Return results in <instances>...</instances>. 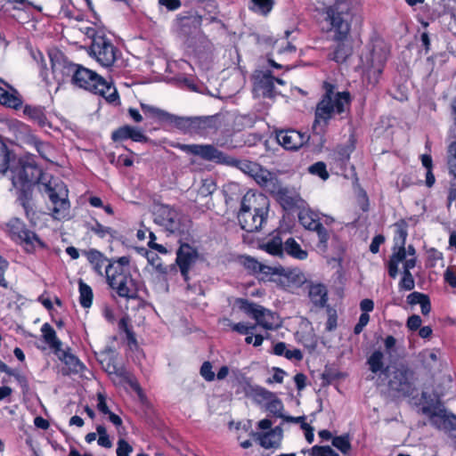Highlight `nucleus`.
<instances>
[{
  "label": "nucleus",
  "mask_w": 456,
  "mask_h": 456,
  "mask_svg": "<svg viewBox=\"0 0 456 456\" xmlns=\"http://www.w3.org/2000/svg\"><path fill=\"white\" fill-rule=\"evenodd\" d=\"M91 231L94 234L98 235L100 238H106V237L113 238L116 233L115 231L113 229H111L110 227L104 226L98 222H96L91 227Z\"/></svg>",
  "instance_id": "nucleus-55"
},
{
  "label": "nucleus",
  "mask_w": 456,
  "mask_h": 456,
  "mask_svg": "<svg viewBox=\"0 0 456 456\" xmlns=\"http://www.w3.org/2000/svg\"><path fill=\"white\" fill-rule=\"evenodd\" d=\"M254 436L263 448L277 449L281 446L283 433L280 427H276L266 433H256Z\"/></svg>",
  "instance_id": "nucleus-26"
},
{
  "label": "nucleus",
  "mask_w": 456,
  "mask_h": 456,
  "mask_svg": "<svg viewBox=\"0 0 456 456\" xmlns=\"http://www.w3.org/2000/svg\"><path fill=\"white\" fill-rule=\"evenodd\" d=\"M367 362L373 373L382 372L386 374L387 371V368H384V354L379 350L374 351L368 358Z\"/></svg>",
  "instance_id": "nucleus-43"
},
{
  "label": "nucleus",
  "mask_w": 456,
  "mask_h": 456,
  "mask_svg": "<svg viewBox=\"0 0 456 456\" xmlns=\"http://www.w3.org/2000/svg\"><path fill=\"white\" fill-rule=\"evenodd\" d=\"M202 24V16L194 9L183 11L176 15L173 29L182 39L189 41L196 37Z\"/></svg>",
  "instance_id": "nucleus-13"
},
{
  "label": "nucleus",
  "mask_w": 456,
  "mask_h": 456,
  "mask_svg": "<svg viewBox=\"0 0 456 456\" xmlns=\"http://www.w3.org/2000/svg\"><path fill=\"white\" fill-rule=\"evenodd\" d=\"M224 193L225 196V200H246V195L241 196L240 194H237V191H240V184L237 183H230L224 186Z\"/></svg>",
  "instance_id": "nucleus-51"
},
{
  "label": "nucleus",
  "mask_w": 456,
  "mask_h": 456,
  "mask_svg": "<svg viewBox=\"0 0 456 456\" xmlns=\"http://www.w3.org/2000/svg\"><path fill=\"white\" fill-rule=\"evenodd\" d=\"M85 256L87 261L90 263L92 269L102 277H106L107 266L117 260L109 259L102 252L93 248L86 251Z\"/></svg>",
  "instance_id": "nucleus-22"
},
{
  "label": "nucleus",
  "mask_w": 456,
  "mask_h": 456,
  "mask_svg": "<svg viewBox=\"0 0 456 456\" xmlns=\"http://www.w3.org/2000/svg\"><path fill=\"white\" fill-rule=\"evenodd\" d=\"M129 263L128 256H121L110 264L106 270V280L118 297L133 299L137 297L139 284L131 274Z\"/></svg>",
  "instance_id": "nucleus-5"
},
{
  "label": "nucleus",
  "mask_w": 456,
  "mask_h": 456,
  "mask_svg": "<svg viewBox=\"0 0 456 456\" xmlns=\"http://www.w3.org/2000/svg\"><path fill=\"white\" fill-rule=\"evenodd\" d=\"M9 171L17 200H31L35 183L45 172L37 162L35 156L24 155L14 159Z\"/></svg>",
  "instance_id": "nucleus-3"
},
{
  "label": "nucleus",
  "mask_w": 456,
  "mask_h": 456,
  "mask_svg": "<svg viewBox=\"0 0 456 456\" xmlns=\"http://www.w3.org/2000/svg\"><path fill=\"white\" fill-rule=\"evenodd\" d=\"M311 301L319 306H323L327 302V289L322 284H313L309 289Z\"/></svg>",
  "instance_id": "nucleus-40"
},
{
  "label": "nucleus",
  "mask_w": 456,
  "mask_h": 456,
  "mask_svg": "<svg viewBox=\"0 0 456 456\" xmlns=\"http://www.w3.org/2000/svg\"><path fill=\"white\" fill-rule=\"evenodd\" d=\"M154 221L170 232L184 233L189 227V219L169 205L157 202L152 208Z\"/></svg>",
  "instance_id": "nucleus-10"
},
{
  "label": "nucleus",
  "mask_w": 456,
  "mask_h": 456,
  "mask_svg": "<svg viewBox=\"0 0 456 456\" xmlns=\"http://www.w3.org/2000/svg\"><path fill=\"white\" fill-rule=\"evenodd\" d=\"M298 220L305 229L317 232L319 239L318 250L322 254L325 253L329 234L321 223L322 218L319 213L310 208H303L298 213Z\"/></svg>",
  "instance_id": "nucleus-15"
},
{
  "label": "nucleus",
  "mask_w": 456,
  "mask_h": 456,
  "mask_svg": "<svg viewBox=\"0 0 456 456\" xmlns=\"http://www.w3.org/2000/svg\"><path fill=\"white\" fill-rule=\"evenodd\" d=\"M200 375L206 381H213L215 379L216 376L209 362H203L200 367Z\"/></svg>",
  "instance_id": "nucleus-63"
},
{
  "label": "nucleus",
  "mask_w": 456,
  "mask_h": 456,
  "mask_svg": "<svg viewBox=\"0 0 456 456\" xmlns=\"http://www.w3.org/2000/svg\"><path fill=\"white\" fill-rule=\"evenodd\" d=\"M169 145L185 152L186 154L200 157L205 161L234 167L251 177L256 183L259 181H265L263 175L264 171H266L267 169L262 165L256 161L240 159L228 155L216 148L213 144H184L181 142H170Z\"/></svg>",
  "instance_id": "nucleus-1"
},
{
  "label": "nucleus",
  "mask_w": 456,
  "mask_h": 456,
  "mask_svg": "<svg viewBox=\"0 0 456 456\" xmlns=\"http://www.w3.org/2000/svg\"><path fill=\"white\" fill-rule=\"evenodd\" d=\"M84 33L91 39L88 47L89 55L102 67H112L121 56L120 50L113 44L112 40L103 30L96 28L86 27L84 28Z\"/></svg>",
  "instance_id": "nucleus-6"
},
{
  "label": "nucleus",
  "mask_w": 456,
  "mask_h": 456,
  "mask_svg": "<svg viewBox=\"0 0 456 456\" xmlns=\"http://www.w3.org/2000/svg\"><path fill=\"white\" fill-rule=\"evenodd\" d=\"M322 87L324 94L316 104L314 122L328 127L336 115H342L349 110L351 94L348 91L335 92L336 86L326 81Z\"/></svg>",
  "instance_id": "nucleus-4"
},
{
  "label": "nucleus",
  "mask_w": 456,
  "mask_h": 456,
  "mask_svg": "<svg viewBox=\"0 0 456 456\" xmlns=\"http://www.w3.org/2000/svg\"><path fill=\"white\" fill-rule=\"evenodd\" d=\"M284 252L297 260H305L308 256L307 250L302 248L294 238H289L284 242Z\"/></svg>",
  "instance_id": "nucleus-34"
},
{
  "label": "nucleus",
  "mask_w": 456,
  "mask_h": 456,
  "mask_svg": "<svg viewBox=\"0 0 456 456\" xmlns=\"http://www.w3.org/2000/svg\"><path fill=\"white\" fill-rule=\"evenodd\" d=\"M334 45L330 47L328 53V59L338 64L344 63L352 55V46L349 44L350 39L331 40Z\"/></svg>",
  "instance_id": "nucleus-23"
},
{
  "label": "nucleus",
  "mask_w": 456,
  "mask_h": 456,
  "mask_svg": "<svg viewBox=\"0 0 456 456\" xmlns=\"http://www.w3.org/2000/svg\"><path fill=\"white\" fill-rule=\"evenodd\" d=\"M235 304L240 310L253 318L256 325L265 330H276L282 324L281 319L276 313L260 305L249 302L244 298L236 299Z\"/></svg>",
  "instance_id": "nucleus-11"
},
{
  "label": "nucleus",
  "mask_w": 456,
  "mask_h": 456,
  "mask_svg": "<svg viewBox=\"0 0 456 456\" xmlns=\"http://www.w3.org/2000/svg\"><path fill=\"white\" fill-rule=\"evenodd\" d=\"M250 201H242L241 208L238 213V220L241 228L248 232L258 231L266 219L268 205L263 201L262 206L248 204Z\"/></svg>",
  "instance_id": "nucleus-12"
},
{
  "label": "nucleus",
  "mask_w": 456,
  "mask_h": 456,
  "mask_svg": "<svg viewBox=\"0 0 456 456\" xmlns=\"http://www.w3.org/2000/svg\"><path fill=\"white\" fill-rule=\"evenodd\" d=\"M407 237V231L403 225L397 224L395 226V244L396 248L404 247Z\"/></svg>",
  "instance_id": "nucleus-58"
},
{
  "label": "nucleus",
  "mask_w": 456,
  "mask_h": 456,
  "mask_svg": "<svg viewBox=\"0 0 456 456\" xmlns=\"http://www.w3.org/2000/svg\"><path fill=\"white\" fill-rule=\"evenodd\" d=\"M296 339L310 352L314 351L317 347V336L308 322L301 324L300 330L296 332Z\"/></svg>",
  "instance_id": "nucleus-27"
},
{
  "label": "nucleus",
  "mask_w": 456,
  "mask_h": 456,
  "mask_svg": "<svg viewBox=\"0 0 456 456\" xmlns=\"http://www.w3.org/2000/svg\"><path fill=\"white\" fill-rule=\"evenodd\" d=\"M120 376L129 384L131 388L134 390L138 395L142 398V391L139 386V383L135 379H134L128 372L125 370H121Z\"/></svg>",
  "instance_id": "nucleus-61"
},
{
  "label": "nucleus",
  "mask_w": 456,
  "mask_h": 456,
  "mask_svg": "<svg viewBox=\"0 0 456 456\" xmlns=\"http://www.w3.org/2000/svg\"><path fill=\"white\" fill-rule=\"evenodd\" d=\"M215 130H216V118L214 116L191 117V135L206 137Z\"/></svg>",
  "instance_id": "nucleus-20"
},
{
  "label": "nucleus",
  "mask_w": 456,
  "mask_h": 456,
  "mask_svg": "<svg viewBox=\"0 0 456 456\" xmlns=\"http://www.w3.org/2000/svg\"><path fill=\"white\" fill-rule=\"evenodd\" d=\"M132 126L125 125L115 129L111 133V139L114 142H121L131 137Z\"/></svg>",
  "instance_id": "nucleus-50"
},
{
  "label": "nucleus",
  "mask_w": 456,
  "mask_h": 456,
  "mask_svg": "<svg viewBox=\"0 0 456 456\" xmlns=\"http://www.w3.org/2000/svg\"><path fill=\"white\" fill-rule=\"evenodd\" d=\"M79 303L84 308H89L93 303V290L89 285L82 280L78 282Z\"/></svg>",
  "instance_id": "nucleus-45"
},
{
  "label": "nucleus",
  "mask_w": 456,
  "mask_h": 456,
  "mask_svg": "<svg viewBox=\"0 0 456 456\" xmlns=\"http://www.w3.org/2000/svg\"><path fill=\"white\" fill-rule=\"evenodd\" d=\"M23 113L40 127H45L46 126H50L45 107L26 104L23 108Z\"/></svg>",
  "instance_id": "nucleus-31"
},
{
  "label": "nucleus",
  "mask_w": 456,
  "mask_h": 456,
  "mask_svg": "<svg viewBox=\"0 0 456 456\" xmlns=\"http://www.w3.org/2000/svg\"><path fill=\"white\" fill-rule=\"evenodd\" d=\"M241 264L243 266L250 271L251 273L256 274V273H262L268 275L272 272V267L263 265L262 263L258 262L256 259L250 257V256H243L241 258Z\"/></svg>",
  "instance_id": "nucleus-38"
},
{
  "label": "nucleus",
  "mask_w": 456,
  "mask_h": 456,
  "mask_svg": "<svg viewBox=\"0 0 456 456\" xmlns=\"http://www.w3.org/2000/svg\"><path fill=\"white\" fill-rule=\"evenodd\" d=\"M54 354L61 362L68 365L72 371L77 372L82 368V363L70 353L69 349H62L61 347Z\"/></svg>",
  "instance_id": "nucleus-37"
},
{
  "label": "nucleus",
  "mask_w": 456,
  "mask_h": 456,
  "mask_svg": "<svg viewBox=\"0 0 456 456\" xmlns=\"http://www.w3.org/2000/svg\"><path fill=\"white\" fill-rule=\"evenodd\" d=\"M261 248L270 255L281 256L284 251V243L282 239L277 235L263 244Z\"/></svg>",
  "instance_id": "nucleus-44"
},
{
  "label": "nucleus",
  "mask_w": 456,
  "mask_h": 456,
  "mask_svg": "<svg viewBox=\"0 0 456 456\" xmlns=\"http://www.w3.org/2000/svg\"><path fill=\"white\" fill-rule=\"evenodd\" d=\"M251 10L256 13L266 16L271 12L274 5V0H251Z\"/></svg>",
  "instance_id": "nucleus-49"
},
{
  "label": "nucleus",
  "mask_w": 456,
  "mask_h": 456,
  "mask_svg": "<svg viewBox=\"0 0 456 456\" xmlns=\"http://www.w3.org/2000/svg\"><path fill=\"white\" fill-rule=\"evenodd\" d=\"M440 350L436 348L424 349L419 353V360L427 368L436 366L440 360Z\"/></svg>",
  "instance_id": "nucleus-39"
},
{
  "label": "nucleus",
  "mask_w": 456,
  "mask_h": 456,
  "mask_svg": "<svg viewBox=\"0 0 456 456\" xmlns=\"http://www.w3.org/2000/svg\"><path fill=\"white\" fill-rule=\"evenodd\" d=\"M312 134H308L306 133V137H308L306 144L311 145L314 151H322L326 143V134L328 131V127H324L322 125H317L314 122L312 126Z\"/></svg>",
  "instance_id": "nucleus-30"
},
{
  "label": "nucleus",
  "mask_w": 456,
  "mask_h": 456,
  "mask_svg": "<svg viewBox=\"0 0 456 456\" xmlns=\"http://www.w3.org/2000/svg\"><path fill=\"white\" fill-rule=\"evenodd\" d=\"M423 411L428 414L430 423L440 430H443L444 425H446L447 419L451 414L447 412L445 410L441 409L430 412L428 409L423 408Z\"/></svg>",
  "instance_id": "nucleus-42"
},
{
  "label": "nucleus",
  "mask_w": 456,
  "mask_h": 456,
  "mask_svg": "<svg viewBox=\"0 0 456 456\" xmlns=\"http://www.w3.org/2000/svg\"><path fill=\"white\" fill-rule=\"evenodd\" d=\"M444 279L452 288H456V267H448L444 273Z\"/></svg>",
  "instance_id": "nucleus-64"
},
{
  "label": "nucleus",
  "mask_w": 456,
  "mask_h": 456,
  "mask_svg": "<svg viewBox=\"0 0 456 456\" xmlns=\"http://www.w3.org/2000/svg\"><path fill=\"white\" fill-rule=\"evenodd\" d=\"M140 107L147 118H154L164 125L168 114L167 111L143 102L140 103Z\"/></svg>",
  "instance_id": "nucleus-41"
},
{
  "label": "nucleus",
  "mask_w": 456,
  "mask_h": 456,
  "mask_svg": "<svg viewBox=\"0 0 456 456\" xmlns=\"http://www.w3.org/2000/svg\"><path fill=\"white\" fill-rule=\"evenodd\" d=\"M23 208L26 212L27 217L29 219L30 223L33 224H37L45 212L36 210L35 201H23Z\"/></svg>",
  "instance_id": "nucleus-48"
},
{
  "label": "nucleus",
  "mask_w": 456,
  "mask_h": 456,
  "mask_svg": "<svg viewBox=\"0 0 456 456\" xmlns=\"http://www.w3.org/2000/svg\"><path fill=\"white\" fill-rule=\"evenodd\" d=\"M408 370L404 368L397 369L395 371L394 378L389 380L390 387L397 391L403 390V386L408 381Z\"/></svg>",
  "instance_id": "nucleus-46"
},
{
  "label": "nucleus",
  "mask_w": 456,
  "mask_h": 456,
  "mask_svg": "<svg viewBox=\"0 0 456 456\" xmlns=\"http://www.w3.org/2000/svg\"><path fill=\"white\" fill-rule=\"evenodd\" d=\"M411 269L403 271V276L399 282V289L401 290H412L415 287V281L412 274L411 273Z\"/></svg>",
  "instance_id": "nucleus-53"
},
{
  "label": "nucleus",
  "mask_w": 456,
  "mask_h": 456,
  "mask_svg": "<svg viewBox=\"0 0 456 456\" xmlns=\"http://www.w3.org/2000/svg\"><path fill=\"white\" fill-rule=\"evenodd\" d=\"M51 206L48 207L52 216L56 220H66L71 217V208L69 201H50Z\"/></svg>",
  "instance_id": "nucleus-32"
},
{
  "label": "nucleus",
  "mask_w": 456,
  "mask_h": 456,
  "mask_svg": "<svg viewBox=\"0 0 456 456\" xmlns=\"http://www.w3.org/2000/svg\"><path fill=\"white\" fill-rule=\"evenodd\" d=\"M164 125L175 127L184 134H190L191 117H180L168 112Z\"/></svg>",
  "instance_id": "nucleus-35"
},
{
  "label": "nucleus",
  "mask_w": 456,
  "mask_h": 456,
  "mask_svg": "<svg viewBox=\"0 0 456 456\" xmlns=\"http://www.w3.org/2000/svg\"><path fill=\"white\" fill-rule=\"evenodd\" d=\"M72 85L94 94H99L105 98L109 102H114L119 98L116 88L112 87L110 83L107 82L95 71L87 69L81 64H78L76 69V75Z\"/></svg>",
  "instance_id": "nucleus-7"
},
{
  "label": "nucleus",
  "mask_w": 456,
  "mask_h": 456,
  "mask_svg": "<svg viewBox=\"0 0 456 456\" xmlns=\"http://www.w3.org/2000/svg\"><path fill=\"white\" fill-rule=\"evenodd\" d=\"M197 258L196 250L188 244H182L177 251L176 263L186 279L191 265Z\"/></svg>",
  "instance_id": "nucleus-24"
},
{
  "label": "nucleus",
  "mask_w": 456,
  "mask_h": 456,
  "mask_svg": "<svg viewBox=\"0 0 456 456\" xmlns=\"http://www.w3.org/2000/svg\"><path fill=\"white\" fill-rule=\"evenodd\" d=\"M447 153L449 173L452 176L447 200H456V141L448 145Z\"/></svg>",
  "instance_id": "nucleus-29"
},
{
  "label": "nucleus",
  "mask_w": 456,
  "mask_h": 456,
  "mask_svg": "<svg viewBox=\"0 0 456 456\" xmlns=\"http://www.w3.org/2000/svg\"><path fill=\"white\" fill-rule=\"evenodd\" d=\"M332 445L340 451L343 454H347L351 451V439L348 434L334 436Z\"/></svg>",
  "instance_id": "nucleus-47"
},
{
  "label": "nucleus",
  "mask_w": 456,
  "mask_h": 456,
  "mask_svg": "<svg viewBox=\"0 0 456 456\" xmlns=\"http://www.w3.org/2000/svg\"><path fill=\"white\" fill-rule=\"evenodd\" d=\"M354 12L348 0H336L324 7L319 25L329 40L350 39Z\"/></svg>",
  "instance_id": "nucleus-2"
},
{
  "label": "nucleus",
  "mask_w": 456,
  "mask_h": 456,
  "mask_svg": "<svg viewBox=\"0 0 456 456\" xmlns=\"http://www.w3.org/2000/svg\"><path fill=\"white\" fill-rule=\"evenodd\" d=\"M41 332L45 342L49 346L51 349L55 353L61 347L62 343L57 338L55 330L48 323H44L41 327Z\"/></svg>",
  "instance_id": "nucleus-36"
},
{
  "label": "nucleus",
  "mask_w": 456,
  "mask_h": 456,
  "mask_svg": "<svg viewBox=\"0 0 456 456\" xmlns=\"http://www.w3.org/2000/svg\"><path fill=\"white\" fill-rule=\"evenodd\" d=\"M310 456H339L330 446L314 445L310 450Z\"/></svg>",
  "instance_id": "nucleus-56"
},
{
  "label": "nucleus",
  "mask_w": 456,
  "mask_h": 456,
  "mask_svg": "<svg viewBox=\"0 0 456 456\" xmlns=\"http://www.w3.org/2000/svg\"><path fill=\"white\" fill-rule=\"evenodd\" d=\"M252 395L257 403H265L273 397V393L261 387H255L252 388Z\"/></svg>",
  "instance_id": "nucleus-54"
},
{
  "label": "nucleus",
  "mask_w": 456,
  "mask_h": 456,
  "mask_svg": "<svg viewBox=\"0 0 456 456\" xmlns=\"http://www.w3.org/2000/svg\"><path fill=\"white\" fill-rule=\"evenodd\" d=\"M389 54L390 46L383 38L371 39L364 71L368 84L376 86L379 82Z\"/></svg>",
  "instance_id": "nucleus-8"
},
{
  "label": "nucleus",
  "mask_w": 456,
  "mask_h": 456,
  "mask_svg": "<svg viewBox=\"0 0 456 456\" xmlns=\"http://www.w3.org/2000/svg\"><path fill=\"white\" fill-rule=\"evenodd\" d=\"M266 409L274 415H277L279 417L283 418L284 416L281 415V411L283 409V405L281 400L276 398L275 395L273 394V397L268 400L266 403Z\"/></svg>",
  "instance_id": "nucleus-57"
},
{
  "label": "nucleus",
  "mask_w": 456,
  "mask_h": 456,
  "mask_svg": "<svg viewBox=\"0 0 456 456\" xmlns=\"http://www.w3.org/2000/svg\"><path fill=\"white\" fill-rule=\"evenodd\" d=\"M51 62L54 79L59 84L70 83L72 85L78 64L72 62L63 55L55 59L51 58Z\"/></svg>",
  "instance_id": "nucleus-17"
},
{
  "label": "nucleus",
  "mask_w": 456,
  "mask_h": 456,
  "mask_svg": "<svg viewBox=\"0 0 456 456\" xmlns=\"http://www.w3.org/2000/svg\"><path fill=\"white\" fill-rule=\"evenodd\" d=\"M231 328L232 330L242 334V335H248L253 331L256 328V325H251L248 322H238V323H232Z\"/></svg>",
  "instance_id": "nucleus-60"
},
{
  "label": "nucleus",
  "mask_w": 456,
  "mask_h": 456,
  "mask_svg": "<svg viewBox=\"0 0 456 456\" xmlns=\"http://www.w3.org/2000/svg\"><path fill=\"white\" fill-rule=\"evenodd\" d=\"M308 172L314 175L319 176L322 180L325 181L330 177L327 171L326 164L322 161H318L308 167Z\"/></svg>",
  "instance_id": "nucleus-52"
},
{
  "label": "nucleus",
  "mask_w": 456,
  "mask_h": 456,
  "mask_svg": "<svg viewBox=\"0 0 456 456\" xmlns=\"http://www.w3.org/2000/svg\"><path fill=\"white\" fill-rule=\"evenodd\" d=\"M278 142L286 150L297 151L306 144V133L296 129L281 130L276 134Z\"/></svg>",
  "instance_id": "nucleus-18"
},
{
  "label": "nucleus",
  "mask_w": 456,
  "mask_h": 456,
  "mask_svg": "<svg viewBox=\"0 0 456 456\" xmlns=\"http://www.w3.org/2000/svg\"><path fill=\"white\" fill-rule=\"evenodd\" d=\"M133 447L125 439H119L117 444V456H130Z\"/></svg>",
  "instance_id": "nucleus-59"
},
{
  "label": "nucleus",
  "mask_w": 456,
  "mask_h": 456,
  "mask_svg": "<svg viewBox=\"0 0 456 456\" xmlns=\"http://www.w3.org/2000/svg\"><path fill=\"white\" fill-rule=\"evenodd\" d=\"M35 191L49 200H68L69 196L68 186L63 180L45 171L35 183Z\"/></svg>",
  "instance_id": "nucleus-14"
},
{
  "label": "nucleus",
  "mask_w": 456,
  "mask_h": 456,
  "mask_svg": "<svg viewBox=\"0 0 456 456\" xmlns=\"http://www.w3.org/2000/svg\"><path fill=\"white\" fill-rule=\"evenodd\" d=\"M12 159H15L12 150L10 149L4 139L0 136V173L4 174L10 169Z\"/></svg>",
  "instance_id": "nucleus-33"
},
{
  "label": "nucleus",
  "mask_w": 456,
  "mask_h": 456,
  "mask_svg": "<svg viewBox=\"0 0 456 456\" xmlns=\"http://www.w3.org/2000/svg\"><path fill=\"white\" fill-rule=\"evenodd\" d=\"M416 252L414 248L410 245L405 247H395L394 252L388 262V274L395 278L399 273V265H402L403 270L412 269L416 265Z\"/></svg>",
  "instance_id": "nucleus-16"
},
{
  "label": "nucleus",
  "mask_w": 456,
  "mask_h": 456,
  "mask_svg": "<svg viewBox=\"0 0 456 456\" xmlns=\"http://www.w3.org/2000/svg\"><path fill=\"white\" fill-rule=\"evenodd\" d=\"M3 230L12 241L20 245L27 253H34L37 248L47 247L37 233L27 228L20 218H11L3 225Z\"/></svg>",
  "instance_id": "nucleus-9"
},
{
  "label": "nucleus",
  "mask_w": 456,
  "mask_h": 456,
  "mask_svg": "<svg viewBox=\"0 0 456 456\" xmlns=\"http://www.w3.org/2000/svg\"><path fill=\"white\" fill-rule=\"evenodd\" d=\"M263 176H265V181H259L257 184L269 192L271 196L276 198V200H293L288 196L289 190L282 186L276 175L267 169L264 171Z\"/></svg>",
  "instance_id": "nucleus-19"
},
{
  "label": "nucleus",
  "mask_w": 456,
  "mask_h": 456,
  "mask_svg": "<svg viewBox=\"0 0 456 456\" xmlns=\"http://www.w3.org/2000/svg\"><path fill=\"white\" fill-rule=\"evenodd\" d=\"M9 90L0 86V104L13 110H19L22 106V98L17 89L10 85Z\"/></svg>",
  "instance_id": "nucleus-28"
},
{
  "label": "nucleus",
  "mask_w": 456,
  "mask_h": 456,
  "mask_svg": "<svg viewBox=\"0 0 456 456\" xmlns=\"http://www.w3.org/2000/svg\"><path fill=\"white\" fill-rule=\"evenodd\" d=\"M246 142H244L242 137H240L235 131L232 129H226L222 131L221 134L216 138V146L215 147H220L232 151L234 149L242 148L245 146Z\"/></svg>",
  "instance_id": "nucleus-25"
},
{
  "label": "nucleus",
  "mask_w": 456,
  "mask_h": 456,
  "mask_svg": "<svg viewBox=\"0 0 456 456\" xmlns=\"http://www.w3.org/2000/svg\"><path fill=\"white\" fill-rule=\"evenodd\" d=\"M443 430L446 432L450 436L456 438V416L450 414L447 419L446 425H444Z\"/></svg>",
  "instance_id": "nucleus-62"
},
{
  "label": "nucleus",
  "mask_w": 456,
  "mask_h": 456,
  "mask_svg": "<svg viewBox=\"0 0 456 456\" xmlns=\"http://www.w3.org/2000/svg\"><path fill=\"white\" fill-rule=\"evenodd\" d=\"M274 83L275 77L270 70L263 72L256 77L254 90L264 98H274L276 95Z\"/></svg>",
  "instance_id": "nucleus-21"
}]
</instances>
